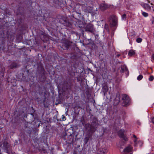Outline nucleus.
I'll return each mask as SVG.
<instances>
[{"instance_id": "26", "label": "nucleus", "mask_w": 154, "mask_h": 154, "mask_svg": "<svg viewBox=\"0 0 154 154\" xmlns=\"http://www.w3.org/2000/svg\"><path fill=\"white\" fill-rule=\"evenodd\" d=\"M152 122L154 124V117L152 119Z\"/></svg>"}, {"instance_id": "16", "label": "nucleus", "mask_w": 154, "mask_h": 154, "mask_svg": "<svg viewBox=\"0 0 154 154\" xmlns=\"http://www.w3.org/2000/svg\"><path fill=\"white\" fill-rule=\"evenodd\" d=\"M121 72H123L124 71H127L128 72V68L126 66H125L121 67Z\"/></svg>"}, {"instance_id": "4", "label": "nucleus", "mask_w": 154, "mask_h": 154, "mask_svg": "<svg viewBox=\"0 0 154 154\" xmlns=\"http://www.w3.org/2000/svg\"><path fill=\"white\" fill-rule=\"evenodd\" d=\"M123 151L125 153L132 152L133 151V148L131 146H129L126 147L124 149Z\"/></svg>"}, {"instance_id": "25", "label": "nucleus", "mask_w": 154, "mask_h": 154, "mask_svg": "<svg viewBox=\"0 0 154 154\" xmlns=\"http://www.w3.org/2000/svg\"><path fill=\"white\" fill-rule=\"evenodd\" d=\"M151 57L154 60V54H152Z\"/></svg>"}, {"instance_id": "31", "label": "nucleus", "mask_w": 154, "mask_h": 154, "mask_svg": "<svg viewBox=\"0 0 154 154\" xmlns=\"http://www.w3.org/2000/svg\"><path fill=\"white\" fill-rule=\"evenodd\" d=\"M153 11H154V9H153Z\"/></svg>"}, {"instance_id": "6", "label": "nucleus", "mask_w": 154, "mask_h": 154, "mask_svg": "<svg viewBox=\"0 0 154 154\" xmlns=\"http://www.w3.org/2000/svg\"><path fill=\"white\" fill-rule=\"evenodd\" d=\"M85 127L86 130H88H88L90 132L93 133L94 131L92 130L91 125L88 123L85 124Z\"/></svg>"}, {"instance_id": "3", "label": "nucleus", "mask_w": 154, "mask_h": 154, "mask_svg": "<svg viewBox=\"0 0 154 154\" xmlns=\"http://www.w3.org/2000/svg\"><path fill=\"white\" fill-rule=\"evenodd\" d=\"M85 30L91 33H93L94 31L93 25L91 23H89L87 25L85 28Z\"/></svg>"}, {"instance_id": "2", "label": "nucleus", "mask_w": 154, "mask_h": 154, "mask_svg": "<svg viewBox=\"0 0 154 154\" xmlns=\"http://www.w3.org/2000/svg\"><path fill=\"white\" fill-rule=\"evenodd\" d=\"M1 148L4 152L8 153L10 145L6 141H5L3 143V146Z\"/></svg>"}, {"instance_id": "29", "label": "nucleus", "mask_w": 154, "mask_h": 154, "mask_svg": "<svg viewBox=\"0 0 154 154\" xmlns=\"http://www.w3.org/2000/svg\"><path fill=\"white\" fill-rule=\"evenodd\" d=\"M120 56V54H118L116 55L117 57H119Z\"/></svg>"}, {"instance_id": "22", "label": "nucleus", "mask_w": 154, "mask_h": 154, "mask_svg": "<svg viewBox=\"0 0 154 154\" xmlns=\"http://www.w3.org/2000/svg\"><path fill=\"white\" fill-rule=\"evenodd\" d=\"M122 138H123V139L125 141H127L128 140V138L125 135L123 136V137H122Z\"/></svg>"}, {"instance_id": "17", "label": "nucleus", "mask_w": 154, "mask_h": 154, "mask_svg": "<svg viewBox=\"0 0 154 154\" xmlns=\"http://www.w3.org/2000/svg\"><path fill=\"white\" fill-rule=\"evenodd\" d=\"M142 15L145 17H146L148 16V14L145 12H143Z\"/></svg>"}, {"instance_id": "13", "label": "nucleus", "mask_w": 154, "mask_h": 154, "mask_svg": "<svg viewBox=\"0 0 154 154\" xmlns=\"http://www.w3.org/2000/svg\"><path fill=\"white\" fill-rule=\"evenodd\" d=\"M141 5L143 8L146 9H150V6L148 4L143 3Z\"/></svg>"}, {"instance_id": "8", "label": "nucleus", "mask_w": 154, "mask_h": 154, "mask_svg": "<svg viewBox=\"0 0 154 154\" xmlns=\"http://www.w3.org/2000/svg\"><path fill=\"white\" fill-rule=\"evenodd\" d=\"M112 25L113 26H116L117 24V19L115 16H112Z\"/></svg>"}, {"instance_id": "20", "label": "nucleus", "mask_w": 154, "mask_h": 154, "mask_svg": "<svg viewBox=\"0 0 154 154\" xmlns=\"http://www.w3.org/2000/svg\"><path fill=\"white\" fill-rule=\"evenodd\" d=\"M154 79V77L152 75H151L149 78V80L150 81H152Z\"/></svg>"}, {"instance_id": "10", "label": "nucleus", "mask_w": 154, "mask_h": 154, "mask_svg": "<svg viewBox=\"0 0 154 154\" xmlns=\"http://www.w3.org/2000/svg\"><path fill=\"white\" fill-rule=\"evenodd\" d=\"M63 46L65 48H68L69 46V43L68 42L65 41L63 43Z\"/></svg>"}, {"instance_id": "23", "label": "nucleus", "mask_w": 154, "mask_h": 154, "mask_svg": "<svg viewBox=\"0 0 154 154\" xmlns=\"http://www.w3.org/2000/svg\"><path fill=\"white\" fill-rule=\"evenodd\" d=\"M137 138H135V140H134V143H135V144H134V146H136V145H137Z\"/></svg>"}, {"instance_id": "1", "label": "nucleus", "mask_w": 154, "mask_h": 154, "mask_svg": "<svg viewBox=\"0 0 154 154\" xmlns=\"http://www.w3.org/2000/svg\"><path fill=\"white\" fill-rule=\"evenodd\" d=\"M122 99L123 101L122 103V105L124 106H127L130 101L129 98L126 94L123 95Z\"/></svg>"}, {"instance_id": "24", "label": "nucleus", "mask_w": 154, "mask_h": 154, "mask_svg": "<svg viewBox=\"0 0 154 154\" xmlns=\"http://www.w3.org/2000/svg\"><path fill=\"white\" fill-rule=\"evenodd\" d=\"M66 119V117L64 115L62 116V121H65Z\"/></svg>"}, {"instance_id": "18", "label": "nucleus", "mask_w": 154, "mask_h": 154, "mask_svg": "<svg viewBox=\"0 0 154 154\" xmlns=\"http://www.w3.org/2000/svg\"><path fill=\"white\" fill-rule=\"evenodd\" d=\"M143 78V76L142 75H139L137 78L138 80H140Z\"/></svg>"}, {"instance_id": "11", "label": "nucleus", "mask_w": 154, "mask_h": 154, "mask_svg": "<svg viewBox=\"0 0 154 154\" xmlns=\"http://www.w3.org/2000/svg\"><path fill=\"white\" fill-rule=\"evenodd\" d=\"M17 64L16 63H13L9 66V68L11 69L13 68H15L17 67Z\"/></svg>"}, {"instance_id": "15", "label": "nucleus", "mask_w": 154, "mask_h": 154, "mask_svg": "<svg viewBox=\"0 0 154 154\" xmlns=\"http://www.w3.org/2000/svg\"><path fill=\"white\" fill-rule=\"evenodd\" d=\"M135 53V51L133 50H131L129 51L128 53V55L129 56H132L134 55Z\"/></svg>"}, {"instance_id": "19", "label": "nucleus", "mask_w": 154, "mask_h": 154, "mask_svg": "<svg viewBox=\"0 0 154 154\" xmlns=\"http://www.w3.org/2000/svg\"><path fill=\"white\" fill-rule=\"evenodd\" d=\"M142 39L141 38H137L136 39V42H137V43H140L142 41Z\"/></svg>"}, {"instance_id": "27", "label": "nucleus", "mask_w": 154, "mask_h": 154, "mask_svg": "<svg viewBox=\"0 0 154 154\" xmlns=\"http://www.w3.org/2000/svg\"><path fill=\"white\" fill-rule=\"evenodd\" d=\"M152 23L153 24H154V18H153V19L152 20Z\"/></svg>"}, {"instance_id": "7", "label": "nucleus", "mask_w": 154, "mask_h": 154, "mask_svg": "<svg viewBox=\"0 0 154 154\" xmlns=\"http://www.w3.org/2000/svg\"><path fill=\"white\" fill-rule=\"evenodd\" d=\"M108 7V6L105 4H101L100 5V8L102 11L106 10Z\"/></svg>"}, {"instance_id": "9", "label": "nucleus", "mask_w": 154, "mask_h": 154, "mask_svg": "<svg viewBox=\"0 0 154 154\" xmlns=\"http://www.w3.org/2000/svg\"><path fill=\"white\" fill-rule=\"evenodd\" d=\"M92 136V135H89L88 136L84 138V143L85 144H86L90 140V139L91 137Z\"/></svg>"}, {"instance_id": "14", "label": "nucleus", "mask_w": 154, "mask_h": 154, "mask_svg": "<svg viewBox=\"0 0 154 154\" xmlns=\"http://www.w3.org/2000/svg\"><path fill=\"white\" fill-rule=\"evenodd\" d=\"M63 25L66 26L71 27V24L68 21H65L63 23Z\"/></svg>"}, {"instance_id": "28", "label": "nucleus", "mask_w": 154, "mask_h": 154, "mask_svg": "<svg viewBox=\"0 0 154 154\" xmlns=\"http://www.w3.org/2000/svg\"><path fill=\"white\" fill-rule=\"evenodd\" d=\"M133 137H134V138H135H135H137V137L136 136V135H133Z\"/></svg>"}, {"instance_id": "5", "label": "nucleus", "mask_w": 154, "mask_h": 154, "mask_svg": "<svg viewBox=\"0 0 154 154\" xmlns=\"http://www.w3.org/2000/svg\"><path fill=\"white\" fill-rule=\"evenodd\" d=\"M108 152V150L106 148H100L97 152L98 154H105Z\"/></svg>"}, {"instance_id": "12", "label": "nucleus", "mask_w": 154, "mask_h": 154, "mask_svg": "<svg viewBox=\"0 0 154 154\" xmlns=\"http://www.w3.org/2000/svg\"><path fill=\"white\" fill-rule=\"evenodd\" d=\"M125 131V130L124 129H121L118 132V135L119 136L122 137H123V136L124 135V133Z\"/></svg>"}, {"instance_id": "21", "label": "nucleus", "mask_w": 154, "mask_h": 154, "mask_svg": "<svg viewBox=\"0 0 154 154\" xmlns=\"http://www.w3.org/2000/svg\"><path fill=\"white\" fill-rule=\"evenodd\" d=\"M126 15L125 14H123V15L122 16V19L123 20H125L126 17Z\"/></svg>"}, {"instance_id": "30", "label": "nucleus", "mask_w": 154, "mask_h": 154, "mask_svg": "<svg viewBox=\"0 0 154 154\" xmlns=\"http://www.w3.org/2000/svg\"><path fill=\"white\" fill-rule=\"evenodd\" d=\"M146 0L149 3H150V1L149 0Z\"/></svg>"}]
</instances>
